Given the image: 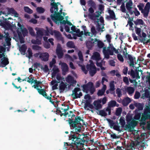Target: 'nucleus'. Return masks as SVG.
<instances>
[{"label":"nucleus","instance_id":"obj_24","mask_svg":"<svg viewBox=\"0 0 150 150\" xmlns=\"http://www.w3.org/2000/svg\"><path fill=\"white\" fill-rule=\"evenodd\" d=\"M108 106H109V107L111 108L115 106L118 107L119 106V104H117V103L115 101L112 100L108 103Z\"/></svg>","mask_w":150,"mask_h":150},{"label":"nucleus","instance_id":"obj_64","mask_svg":"<svg viewBox=\"0 0 150 150\" xmlns=\"http://www.w3.org/2000/svg\"><path fill=\"white\" fill-rule=\"evenodd\" d=\"M140 96V94L139 92L138 91H136L134 95V98L135 99H137L139 98Z\"/></svg>","mask_w":150,"mask_h":150},{"label":"nucleus","instance_id":"obj_30","mask_svg":"<svg viewBox=\"0 0 150 150\" xmlns=\"http://www.w3.org/2000/svg\"><path fill=\"white\" fill-rule=\"evenodd\" d=\"M62 71L64 72L67 71L69 70L68 66L67 64L65 63H63L62 64Z\"/></svg>","mask_w":150,"mask_h":150},{"label":"nucleus","instance_id":"obj_57","mask_svg":"<svg viewBox=\"0 0 150 150\" xmlns=\"http://www.w3.org/2000/svg\"><path fill=\"white\" fill-rule=\"evenodd\" d=\"M81 69L83 71V72L85 74H87L88 73V70L86 69L85 66L83 65H81Z\"/></svg>","mask_w":150,"mask_h":150},{"label":"nucleus","instance_id":"obj_2","mask_svg":"<svg viewBox=\"0 0 150 150\" xmlns=\"http://www.w3.org/2000/svg\"><path fill=\"white\" fill-rule=\"evenodd\" d=\"M68 121L70 125V127L72 128L73 129V131L71 132L69 136V140H72V139H71L70 138L71 135L74 134H76V133H79L81 131L82 125L80 122L82 121L83 125H85V124L83 122V120L79 116L76 117L74 120L73 119H71V118H69Z\"/></svg>","mask_w":150,"mask_h":150},{"label":"nucleus","instance_id":"obj_15","mask_svg":"<svg viewBox=\"0 0 150 150\" xmlns=\"http://www.w3.org/2000/svg\"><path fill=\"white\" fill-rule=\"evenodd\" d=\"M45 35H48V33L45 30H38L36 32L37 37L42 38L45 35Z\"/></svg>","mask_w":150,"mask_h":150},{"label":"nucleus","instance_id":"obj_44","mask_svg":"<svg viewBox=\"0 0 150 150\" xmlns=\"http://www.w3.org/2000/svg\"><path fill=\"white\" fill-rule=\"evenodd\" d=\"M21 32H22L23 35L25 36L27 35L28 33V30L26 28H25L23 27L21 29Z\"/></svg>","mask_w":150,"mask_h":150},{"label":"nucleus","instance_id":"obj_36","mask_svg":"<svg viewBox=\"0 0 150 150\" xmlns=\"http://www.w3.org/2000/svg\"><path fill=\"white\" fill-rule=\"evenodd\" d=\"M128 74L129 75H130L132 79L135 78L136 76L135 71L132 69H131L130 71H129Z\"/></svg>","mask_w":150,"mask_h":150},{"label":"nucleus","instance_id":"obj_6","mask_svg":"<svg viewBox=\"0 0 150 150\" xmlns=\"http://www.w3.org/2000/svg\"><path fill=\"white\" fill-rule=\"evenodd\" d=\"M37 91L40 94L42 95L46 98L47 99L49 100L50 102L55 106L54 102L52 101L51 97L47 96V93L44 89H37Z\"/></svg>","mask_w":150,"mask_h":150},{"label":"nucleus","instance_id":"obj_4","mask_svg":"<svg viewBox=\"0 0 150 150\" xmlns=\"http://www.w3.org/2000/svg\"><path fill=\"white\" fill-rule=\"evenodd\" d=\"M135 115L134 119L140 121L141 123L143 125L145 124V121L146 120L150 119V108L147 106L146 108L144 109V113L142 114L141 120H139L141 116V113L138 112L137 109L135 110L134 111Z\"/></svg>","mask_w":150,"mask_h":150},{"label":"nucleus","instance_id":"obj_59","mask_svg":"<svg viewBox=\"0 0 150 150\" xmlns=\"http://www.w3.org/2000/svg\"><path fill=\"white\" fill-rule=\"evenodd\" d=\"M116 93L118 97H120L122 96V92L119 88H117L116 90Z\"/></svg>","mask_w":150,"mask_h":150},{"label":"nucleus","instance_id":"obj_28","mask_svg":"<svg viewBox=\"0 0 150 150\" xmlns=\"http://www.w3.org/2000/svg\"><path fill=\"white\" fill-rule=\"evenodd\" d=\"M16 32L18 34V35L20 38V42L21 43H23L24 42V40H23L22 35V33L19 30V28H18V30H16Z\"/></svg>","mask_w":150,"mask_h":150},{"label":"nucleus","instance_id":"obj_50","mask_svg":"<svg viewBox=\"0 0 150 150\" xmlns=\"http://www.w3.org/2000/svg\"><path fill=\"white\" fill-rule=\"evenodd\" d=\"M56 63V61L55 59L54 58L52 59V61L50 62V68H52L53 66L54 67V65H55L54 64Z\"/></svg>","mask_w":150,"mask_h":150},{"label":"nucleus","instance_id":"obj_17","mask_svg":"<svg viewBox=\"0 0 150 150\" xmlns=\"http://www.w3.org/2000/svg\"><path fill=\"white\" fill-rule=\"evenodd\" d=\"M101 100H99L95 101L93 102V104L95 106V108L96 110L100 109L102 108V106L101 104Z\"/></svg>","mask_w":150,"mask_h":150},{"label":"nucleus","instance_id":"obj_7","mask_svg":"<svg viewBox=\"0 0 150 150\" xmlns=\"http://www.w3.org/2000/svg\"><path fill=\"white\" fill-rule=\"evenodd\" d=\"M103 52L105 58L108 59L110 57L109 55H113V51L112 50H110L108 47L107 49L106 47H105L103 48Z\"/></svg>","mask_w":150,"mask_h":150},{"label":"nucleus","instance_id":"obj_25","mask_svg":"<svg viewBox=\"0 0 150 150\" xmlns=\"http://www.w3.org/2000/svg\"><path fill=\"white\" fill-rule=\"evenodd\" d=\"M8 12L10 14L14 15L15 16L17 17L18 15V13L13 8H9L8 9Z\"/></svg>","mask_w":150,"mask_h":150},{"label":"nucleus","instance_id":"obj_41","mask_svg":"<svg viewBox=\"0 0 150 150\" xmlns=\"http://www.w3.org/2000/svg\"><path fill=\"white\" fill-rule=\"evenodd\" d=\"M120 123L121 126V127H123L125 125V121L124 119V118L122 117H120Z\"/></svg>","mask_w":150,"mask_h":150},{"label":"nucleus","instance_id":"obj_52","mask_svg":"<svg viewBox=\"0 0 150 150\" xmlns=\"http://www.w3.org/2000/svg\"><path fill=\"white\" fill-rule=\"evenodd\" d=\"M99 115L101 116L105 117L107 116V114L103 110H101L99 111Z\"/></svg>","mask_w":150,"mask_h":150},{"label":"nucleus","instance_id":"obj_58","mask_svg":"<svg viewBox=\"0 0 150 150\" xmlns=\"http://www.w3.org/2000/svg\"><path fill=\"white\" fill-rule=\"evenodd\" d=\"M89 4L91 6V7L95 8V3L92 0H89L88 1Z\"/></svg>","mask_w":150,"mask_h":150},{"label":"nucleus","instance_id":"obj_5","mask_svg":"<svg viewBox=\"0 0 150 150\" xmlns=\"http://www.w3.org/2000/svg\"><path fill=\"white\" fill-rule=\"evenodd\" d=\"M86 68L88 71H89L90 75L91 76H94L96 72V67L93 62H91L89 64H87Z\"/></svg>","mask_w":150,"mask_h":150},{"label":"nucleus","instance_id":"obj_46","mask_svg":"<svg viewBox=\"0 0 150 150\" xmlns=\"http://www.w3.org/2000/svg\"><path fill=\"white\" fill-rule=\"evenodd\" d=\"M37 11L40 13H43L45 11V10L42 7H38L37 8Z\"/></svg>","mask_w":150,"mask_h":150},{"label":"nucleus","instance_id":"obj_33","mask_svg":"<svg viewBox=\"0 0 150 150\" xmlns=\"http://www.w3.org/2000/svg\"><path fill=\"white\" fill-rule=\"evenodd\" d=\"M136 33L140 37H142L141 32V29L140 28H138L136 26H134Z\"/></svg>","mask_w":150,"mask_h":150},{"label":"nucleus","instance_id":"obj_61","mask_svg":"<svg viewBox=\"0 0 150 150\" xmlns=\"http://www.w3.org/2000/svg\"><path fill=\"white\" fill-rule=\"evenodd\" d=\"M120 126H118L117 125H115L114 126H113V127H112L113 128V129L115 130H116L117 131H118L119 132H121V130L120 129Z\"/></svg>","mask_w":150,"mask_h":150},{"label":"nucleus","instance_id":"obj_63","mask_svg":"<svg viewBox=\"0 0 150 150\" xmlns=\"http://www.w3.org/2000/svg\"><path fill=\"white\" fill-rule=\"evenodd\" d=\"M123 81L127 85H128L129 84V81L128 78L126 76L123 77Z\"/></svg>","mask_w":150,"mask_h":150},{"label":"nucleus","instance_id":"obj_22","mask_svg":"<svg viewBox=\"0 0 150 150\" xmlns=\"http://www.w3.org/2000/svg\"><path fill=\"white\" fill-rule=\"evenodd\" d=\"M128 57L130 61V63L129 64V66H132V67H134V60L135 59V58L133 57L132 56V55L130 54H128Z\"/></svg>","mask_w":150,"mask_h":150},{"label":"nucleus","instance_id":"obj_55","mask_svg":"<svg viewBox=\"0 0 150 150\" xmlns=\"http://www.w3.org/2000/svg\"><path fill=\"white\" fill-rule=\"evenodd\" d=\"M117 57L119 60L122 62H123L124 61V59L122 56L120 54H118L117 55Z\"/></svg>","mask_w":150,"mask_h":150},{"label":"nucleus","instance_id":"obj_39","mask_svg":"<svg viewBox=\"0 0 150 150\" xmlns=\"http://www.w3.org/2000/svg\"><path fill=\"white\" fill-rule=\"evenodd\" d=\"M81 89L79 88H75L74 90L72 91V93L71 96H75L77 95V92L80 91Z\"/></svg>","mask_w":150,"mask_h":150},{"label":"nucleus","instance_id":"obj_13","mask_svg":"<svg viewBox=\"0 0 150 150\" xmlns=\"http://www.w3.org/2000/svg\"><path fill=\"white\" fill-rule=\"evenodd\" d=\"M108 12L110 14V16H106V18L107 19L110 20V19H112L114 20H117V18H116L115 14L113 11L110 9L108 10Z\"/></svg>","mask_w":150,"mask_h":150},{"label":"nucleus","instance_id":"obj_53","mask_svg":"<svg viewBox=\"0 0 150 150\" xmlns=\"http://www.w3.org/2000/svg\"><path fill=\"white\" fill-rule=\"evenodd\" d=\"M126 119L127 122L129 123L132 120V117L131 116L127 115L126 117Z\"/></svg>","mask_w":150,"mask_h":150},{"label":"nucleus","instance_id":"obj_27","mask_svg":"<svg viewBox=\"0 0 150 150\" xmlns=\"http://www.w3.org/2000/svg\"><path fill=\"white\" fill-rule=\"evenodd\" d=\"M133 3L132 0H129L128 2L126 4V7L127 10L132 9Z\"/></svg>","mask_w":150,"mask_h":150},{"label":"nucleus","instance_id":"obj_51","mask_svg":"<svg viewBox=\"0 0 150 150\" xmlns=\"http://www.w3.org/2000/svg\"><path fill=\"white\" fill-rule=\"evenodd\" d=\"M122 109L121 108H118L116 110L115 114L117 116H119L122 113Z\"/></svg>","mask_w":150,"mask_h":150},{"label":"nucleus","instance_id":"obj_32","mask_svg":"<svg viewBox=\"0 0 150 150\" xmlns=\"http://www.w3.org/2000/svg\"><path fill=\"white\" fill-rule=\"evenodd\" d=\"M97 45L98 48L100 49H101L104 48V46L105 45L104 44L103 42L101 40H99L97 39Z\"/></svg>","mask_w":150,"mask_h":150},{"label":"nucleus","instance_id":"obj_49","mask_svg":"<svg viewBox=\"0 0 150 150\" xmlns=\"http://www.w3.org/2000/svg\"><path fill=\"white\" fill-rule=\"evenodd\" d=\"M78 56L79 57V59L81 61L83 62V55H82V53L81 51H80L78 52Z\"/></svg>","mask_w":150,"mask_h":150},{"label":"nucleus","instance_id":"obj_35","mask_svg":"<svg viewBox=\"0 0 150 150\" xmlns=\"http://www.w3.org/2000/svg\"><path fill=\"white\" fill-rule=\"evenodd\" d=\"M89 107V108L91 109H93L94 108L93 105L91 104V102L88 100H87L86 101V103L85 104V108Z\"/></svg>","mask_w":150,"mask_h":150},{"label":"nucleus","instance_id":"obj_43","mask_svg":"<svg viewBox=\"0 0 150 150\" xmlns=\"http://www.w3.org/2000/svg\"><path fill=\"white\" fill-rule=\"evenodd\" d=\"M127 90L129 94H132L134 91V88L131 87H128L127 88Z\"/></svg>","mask_w":150,"mask_h":150},{"label":"nucleus","instance_id":"obj_34","mask_svg":"<svg viewBox=\"0 0 150 150\" xmlns=\"http://www.w3.org/2000/svg\"><path fill=\"white\" fill-rule=\"evenodd\" d=\"M137 7L138 8L139 10L141 11V13L143 14L144 17V10L143 8L144 7L143 4L140 3L139 5L137 6Z\"/></svg>","mask_w":150,"mask_h":150},{"label":"nucleus","instance_id":"obj_31","mask_svg":"<svg viewBox=\"0 0 150 150\" xmlns=\"http://www.w3.org/2000/svg\"><path fill=\"white\" fill-rule=\"evenodd\" d=\"M135 106L138 108V111L139 110H143L144 108V105L140 103H136L134 104Z\"/></svg>","mask_w":150,"mask_h":150},{"label":"nucleus","instance_id":"obj_16","mask_svg":"<svg viewBox=\"0 0 150 150\" xmlns=\"http://www.w3.org/2000/svg\"><path fill=\"white\" fill-rule=\"evenodd\" d=\"M137 124V122L134 120H132L131 122L128 124L125 125V128L126 129H130L132 127H134L136 126Z\"/></svg>","mask_w":150,"mask_h":150},{"label":"nucleus","instance_id":"obj_62","mask_svg":"<svg viewBox=\"0 0 150 150\" xmlns=\"http://www.w3.org/2000/svg\"><path fill=\"white\" fill-rule=\"evenodd\" d=\"M41 69H42L45 72H48L49 70L48 66L47 65H45L44 67H42Z\"/></svg>","mask_w":150,"mask_h":150},{"label":"nucleus","instance_id":"obj_47","mask_svg":"<svg viewBox=\"0 0 150 150\" xmlns=\"http://www.w3.org/2000/svg\"><path fill=\"white\" fill-rule=\"evenodd\" d=\"M143 141L138 142V146L139 148H143V149L144 148L145 144L144 142H143Z\"/></svg>","mask_w":150,"mask_h":150},{"label":"nucleus","instance_id":"obj_26","mask_svg":"<svg viewBox=\"0 0 150 150\" xmlns=\"http://www.w3.org/2000/svg\"><path fill=\"white\" fill-rule=\"evenodd\" d=\"M1 64L3 65V67L5 66L9 63L8 60L7 58L4 57L1 59Z\"/></svg>","mask_w":150,"mask_h":150},{"label":"nucleus","instance_id":"obj_20","mask_svg":"<svg viewBox=\"0 0 150 150\" xmlns=\"http://www.w3.org/2000/svg\"><path fill=\"white\" fill-rule=\"evenodd\" d=\"M52 77H54L55 76L57 73L59 71V70L58 68V67L56 65H54V67L52 69Z\"/></svg>","mask_w":150,"mask_h":150},{"label":"nucleus","instance_id":"obj_54","mask_svg":"<svg viewBox=\"0 0 150 150\" xmlns=\"http://www.w3.org/2000/svg\"><path fill=\"white\" fill-rule=\"evenodd\" d=\"M32 48L33 50H40L41 49L40 47L37 45H33Z\"/></svg>","mask_w":150,"mask_h":150},{"label":"nucleus","instance_id":"obj_19","mask_svg":"<svg viewBox=\"0 0 150 150\" xmlns=\"http://www.w3.org/2000/svg\"><path fill=\"white\" fill-rule=\"evenodd\" d=\"M131 102L130 98L128 97H127L123 100L122 103L124 106H126Z\"/></svg>","mask_w":150,"mask_h":150},{"label":"nucleus","instance_id":"obj_42","mask_svg":"<svg viewBox=\"0 0 150 150\" xmlns=\"http://www.w3.org/2000/svg\"><path fill=\"white\" fill-rule=\"evenodd\" d=\"M24 11L29 13H33V11L28 6H24Z\"/></svg>","mask_w":150,"mask_h":150},{"label":"nucleus","instance_id":"obj_40","mask_svg":"<svg viewBox=\"0 0 150 150\" xmlns=\"http://www.w3.org/2000/svg\"><path fill=\"white\" fill-rule=\"evenodd\" d=\"M67 46L69 48H74L75 47V45L74 43L71 41H69L67 43Z\"/></svg>","mask_w":150,"mask_h":150},{"label":"nucleus","instance_id":"obj_29","mask_svg":"<svg viewBox=\"0 0 150 150\" xmlns=\"http://www.w3.org/2000/svg\"><path fill=\"white\" fill-rule=\"evenodd\" d=\"M134 22L136 25H144V23L143 21L141 19H137L136 21H134Z\"/></svg>","mask_w":150,"mask_h":150},{"label":"nucleus","instance_id":"obj_45","mask_svg":"<svg viewBox=\"0 0 150 150\" xmlns=\"http://www.w3.org/2000/svg\"><path fill=\"white\" fill-rule=\"evenodd\" d=\"M31 42L34 44L40 45L42 43L40 40L38 39H37L36 40H31Z\"/></svg>","mask_w":150,"mask_h":150},{"label":"nucleus","instance_id":"obj_8","mask_svg":"<svg viewBox=\"0 0 150 150\" xmlns=\"http://www.w3.org/2000/svg\"><path fill=\"white\" fill-rule=\"evenodd\" d=\"M56 52L59 58L62 57L64 55V53L62 51V49L61 45L58 43L56 50Z\"/></svg>","mask_w":150,"mask_h":150},{"label":"nucleus","instance_id":"obj_12","mask_svg":"<svg viewBox=\"0 0 150 150\" xmlns=\"http://www.w3.org/2000/svg\"><path fill=\"white\" fill-rule=\"evenodd\" d=\"M49 55L47 52H45L40 53L39 55V58L41 60L43 61H47L49 59Z\"/></svg>","mask_w":150,"mask_h":150},{"label":"nucleus","instance_id":"obj_18","mask_svg":"<svg viewBox=\"0 0 150 150\" xmlns=\"http://www.w3.org/2000/svg\"><path fill=\"white\" fill-rule=\"evenodd\" d=\"M88 12H89L88 16L89 18L93 19L94 18V14L93 13L94 12V11L93 7H90L88 8Z\"/></svg>","mask_w":150,"mask_h":150},{"label":"nucleus","instance_id":"obj_3","mask_svg":"<svg viewBox=\"0 0 150 150\" xmlns=\"http://www.w3.org/2000/svg\"><path fill=\"white\" fill-rule=\"evenodd\" d=\"M52 6L50 8V11L52 13H54V14H51V17L52 20L56 24H59L58 21H62L64 19V17L61 15V13L58 12V7L57 3L54 2L51 4Z\"/></svg>","mask_w":150,"mask_h":150},{"label":"nucleus","instance_id":"obj_56","mask_svg":"<svg viewBox=\"0 0 150 150\" xmlns=\"http://www.w3.org/2000/svg\"><path fill=\"white\" fill-rule=\"evenodd\" d=\"M108 121L109 122L110 127L111 128H113L115 125V123L114 122L113 120H111L108 119Z\"/></svg>","mask_w":150,"mask_h":150},{"label":"nucleus","instance_id":"obj_23","mask_svg":"<svg viewBox=\"0 0 150 150\" xmlns=\"http://www.w3.org/2000/svg\"><path fill=\"white\" fill-rule=\"evenodd\" d=\"M100 54L98 52H95L92 57V58L93 59H94L98 61L100 59Z\"/></svg>","mask_w":150,"mask_h":150},{"label":"nucleus","instance_id":"obj_1","mask_svg":"<svg viewBox=\"0 0 150 150\" xmlns=\"http://www.w3.org/2000/svg\"><path fill=\"white\" fill-rule=\"evenodd\" d=\"M70 138L72 139L74 144L77 146H83L85 143L87 144L89 141L91 142L92 144L94 142L93 139L89 140V137L85 136L84 134H74L71 135Z\"/></svg>","mask_w":150,"mask_h":150},{"label":"nucleus","instance_id":"obj_14","mask_svg":"<svg viewBox=\"0 0 150 150\" xmlns=\"http://www.w3.org/2000/svg\"><path fill=\"white\" fill-rule=\"evenodd\" d=\"M150 3L147 2L144 7V17L146 18L150 11Z\"/></svg>","mask_w":150,"mask_h":150},{"label":"nucleus","instance_id":"obj_48","mask_svg":"<svg viewBox=\"0 0 150 150\" xmlns=\"http://www.w3.org/2000/svg\"><path fill=\"white\" fill-rule=\"evenodd\" d=\"M27 52H28V57L30 59L33 57V53L31 49L30 48H28V49Z\"/></svg>","mask_w":150,"mask_h":150},{"label":"nucleus","instance_id":"obj_37","mask_svg":"<svg viewBox=\"0 0 150 150\" xmlns=\"http://www.w3.org/2000/svg\"><path fill=\"white\" fill-rule=\"evenodd\" d=\"M114 83V81H110L109 83L110 87L109 90L110 91H113L115 89Z\"/></svg>","mask_w":150,"mask_h":150},{"label":"nucleus","instance_id":"obj_9","mask_svg":"<svg viewBox=\"0 0 150 150\" xmlns=\"http://www.w3.org/2000/svg\"><path fill=\"white\" fill-rule=\"evenodd\" d=\"M54 35L55 38L58 40L61 41L62 43H64V40L62 34L59 31L54 30Z\"/></svg>","mask_w":150,"mask_h":150},{"label":"nucleus","instance_id":"obj_10","mask_svg":"<svg viewBox=\"0 0 150 150\" xmlns=\"http://www.w3.org/2000/svg\"><path fill=\"white\" fill-rule=\"evenodd\" d=\"M97 41V39L96 38L94 40L92 38L91 39V40L87 41L86 43V45L89 50H90L94 46V43Z\"/></svg>","mask_w":150,"mask_h":150},{"label":"nucleus","instance_id":"obj_21","mask_svg":"<svg viewBox=\"0 0 150 150\" xmlns=\"http://www.w3.org/2000/svg\"><path fill=\"white\" fill-rule=\"evenodd\" d=\"M59 89L61 91L63 92L64 91L65 88H67V85L63 81H62L59 86Z\"/></svg>","mask_w":150,"mask_h":150},{"label":"nucleus","instance_id":"obj_60","mask_svg":"<svg viewBox=\"0 0 150 150\" xmlns=\"http://www.w3.org/2000/svg\"><path fill=\"white\" fill-rule=\"evenodd\" d=\"M105 92L101 89L98 91L97 95L98 96H101L104 94Z\"/></svg>","mask_w":150,"mask_h":150},{"label":"nucleus","instance_id":"obj_38","mask_svg":"<svg viewBox=\"0 0 150 150\" xmlns=\"http://www.w3.org/2000/svg\"><path fill=\"white\" fill-rule=\"evenodd\" d=\"M27 49V47L25 44H23L20 47L19 50L24 53H25Z\"/></svg>","mask_w":150,"mask_h":150},{"label":"nucleus","instance_id":"obj_11","mask_svg":"<svg viewBox=\"0 0 150 150\" xmlns=\"http://www.w3.org/2000/svg\"><path fill=\"white\" fill-rule=\"evenodd\" d=\"M93 83L91 82H89L87 83L84 84L83 86V88L84 91H85L86 93H88L89 90L93 86Z\"/></svg>","mask_w":150,"mask_h":150}]
</instances>
